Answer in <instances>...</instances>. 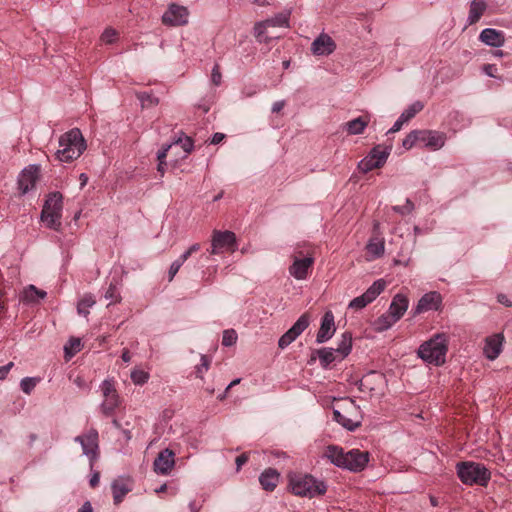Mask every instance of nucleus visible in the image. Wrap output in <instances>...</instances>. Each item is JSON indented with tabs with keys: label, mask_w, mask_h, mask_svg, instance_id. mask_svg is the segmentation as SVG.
<instances>
[{
	"label": "nucleus",
	"mask_w": 512,
	"mask_h": 512,
	"mask_svg": "<svg viewBox=\"0 0 512 512\" xmlns=\"http://www.w3.org/2000/svg\"><path fill=\"white\" fill-rule=\"evenodd\" d=\"M86 141L78 128H73L59 138V149L56 159L63 163H70L79 158L86 150Z\"/></svg>",
	"instance_id": "f257e3e1"
},
{
	"label": "nucleus",
	"mask_w": 512,
	"mask_h": 512,
	"mask_svg": "<svg viewBox=\"0 0 512 512\" xmlns=\"http://www.w3.org/2000/svg\"><path fill=\"white\" fill-rule=\"evenodd\" d=\"M448 344L449 336L446 333H436L419 346L417 355L428 364L440 366L445 363Z\"/></svg>",
	"instance_id": "f03ea898"
},
{
	"label": "nucleus",
	"mask_w": 512,
	"mask_h": 512,
	"mask_svg": "<svg viewBox=\"0 0 512 512\" xmlns=\"http://www.w3.org/2000/svg\"><path fill=\"white\" fill-rule=\"evenodd\" d=\"M288 479L289 487L296 496L314 498L327 491L326 484L310 474L291 473Z\"/></svg>",
	"instance_id": "7ed1b4c3"
},
{
	"label": "nucleus",
	"mask_w": 512,
	"mask_h": 512,
	"mask_svg": "<svg viewBox=\"0 0 512 512\" xmlns=\"http://www.w3.org/2000/svg\"><path fill=\"white\" fill-rule=\"evenodd\" d=\"M456 472L461 482L469 486H487L491 479V472L485 465L473 461L457 463Z\"/></svg>",
	"instance_id": "20e7f679"
},
{
	"label": "nucleus",
	"mask_w": 512,
	"mask_h": 512,
	"mask_svg": "<svg viewBox=\"0 0 512 512\" xmlns=\"http://www.w3.org/2000/svg\"><path fill=\"white\" fill-rule=\"evenodd\" d=\"M62 194L59 192L50 193L44 203L41 220L50 229L58 231L61 227L62 216Z\"/></svg>",
	"instance_id": "39448f33"
},
{
	"label": "nucleus",
	"mask_w": 512,
	"mask_h": 512,
	"mask_svg": "<svg viewBox=\"0 0 512 512\" xmlns=\"http://www.w3.org/2000/svg\"><path fill=\"white\" fill-rule=\"evenodd\" d=\"M236 246V235L232 231L214 230L211 239V255L221 254L224 251H234Z\"/></svg>",
	"instance_id": "423d86ee"
},
{
	"label": "nucleus",
	"mask_w": 512,
	"mask_h": 512,
	"mask_svg": "<svg viewBox=\"0 0 512 512\" xmlns=\"http://www.w3.org/2000/svg\"><path fill=\"white\" fill-rule=\"evenodd\" d=\"M98 438V431L92 428L84 435L76 436L74 439L81 445L83 454L89 458L91 467L98 457Z\"/></svg>",
	"instance_id": "0eeeda50"
},
{
	"label": "nucleus",
	"mask_w": 512,
	"mask_h": 512,
	"mask_svg": "<svg viewBox=\"0 0 512 512\" xmlns=\"http://www.w3.org/2000/svg\"><path fill=\"white\" fill-rule=\"evenodd\" d=\"M104 400L101 410L104 415L110 416L119 405V396L112 380H104L100 386Z\"/></svg>",
	"instance_id": "6e6552de"
},
{
	"label": "nucleus",
	"mask_w": 512,
	"mask_h": 512,
	"mask_svg": "<svg viewBox=\"0 0 512 512\" xmlns=\"http://www.w3.org/2000/svg\"><path fill=\"white\" fill-rule=\"evenodd\" d=\"M302 252L299 251L293 256V263L289 267V273L297 280H305L314 263V258L310 255L301 257Z\"/></svg>",
	"instance_id": "1a4fd4ad"
},
{
	"label": "nucleus",
	"mask_w": 512,
	"mask_h": 512,
	"mask_svg": "<svg viewBox=\"0 0 512 512\" xmlns=\"http://www.w3.org/2000/svg\"><path fill=\"white\" fill-rule=\"evenodd\" d=\"M310 317L307 313L302 314L293 326L285 332L278 341L281 349L288 347L302 332L309 326Z\"/></svg>",
	"instance_id": "9d476101"
},
{
	"label": "nucleus",
	"mask_w": 512,
	"mask_h": 512,
	"mask_svg": "<svg viewBox=\"0 0 512 512\" xmlns=\"http://www.w3.org/2000/svg\"><path fill=\"white\" fill-rule=\"evenodd\" d=\"M443 298L437 291H431L424 294L418 301L413 310L414 315H419L428 311H438L441 309Z\"/></svg>",
	"instance_id": "9b49d317"
},
{
	"label": "nucleus",
	"mask_w": 512,
	"mask_h": 512,
	"mask_svg": "<svg viewBox=\"0 0 512 512\" xmlns=\"http://www.w3.org/2000/svg\"><path fill=\"white\" fill-rule=\"evenodd\" d=\"M40 168L37 165H29L18 176V188L21 194H26L35 188L39 179Z\"/></svg>",
	"instance_id": "f8f14e48"
},
{
	"label": "nucleus",
	"mask_w": 512,
	"mask_h": 512,
	"mask_svg": "<svg viewBox=\"0 0 512 512\" xmlns=\"http://www.w3.org/2000/svg\"><path fill=\"white\" fill-rule=\"evenodd\" d=\"M162 21L165 25L181 26L188 22V10L184 6L171 4L163 14Z\"/></svg>",
	"instance_id": "ddd939ff"
},
{
	"label": "nucleus",
	"mask_w": 512,
	"mask_h": 512,
	"mask_svg": "<svg viewBox=\"0 0 512 512\" xmlns=\"http://www.w3.org/2000/svg\"><path fill=\"white\" fill-rule=\"evenodd\" d=\"M368 461V452L352 449L345 454V464L343 469H347L352 472H360L366 467Z\"/></svg>",
	"instance_id": "4468645a"
},
{
	"label": "nucleus",
	"mask_w": 512,
	"mask_h": 512,
	"mask_svg": "<svg viewBox=\"0 0 512 512\" xmlns=\"http://www.w3.org/2000/svg\"><path fill=\"white\" fill-rule=\"evenodd\" d=\"M446 134L435 130H421L420 143L424 147L436 151L441 149L446 142Z\"/></svg>",
	"instance_id": "2eb2a0df"
},
{
	"label": "nucleus",
	"mask_w": 512,
	"mask_h": 512,
	"mask_svg": "<svg viewBox=\"0 0 512 512\" xmlns=\"http://www.w3.org/2000/svg\"><path fill=\"white\" fill-rule=\"evenodd\" d=\"M336 331L334 315L331 311L325 312L321 319V325L316 335V342L318 344L330 340Z\"/></svg>",
	"instance_id": "dca6fc26"
},
{
	"label": "nucleus",
	"mask_w": 512,
	"mask_h": 512,
	"mask_svg": "<svg viewBox=\"0 0 512 512\" xmlns=\"http://www.w3.org/2000/svg\"><path fill=\"white\" fill-rule=\"evenodd\" d=\"M174 456L172 450L168 448L162 450L153 463L155 472L161 475L169 474L175 464Z\"/></svg>",
	"instance_id": "f3484780"
},
{
	"label": "nucleus",
	"mask_w": 512,
	"mask_h": 512,
	"mask_svg": "<svg viewBox=\"0 0 512 512\" xmlns=\"http://www.w3.org/2000/svg\"><path fill=\"white\" fill-rule=\"evenodd\" d=\"M335 48V42L325 33L320 34L311 44V51L318 56L330 55Z\"/></svg>",
	"instance_id": "a211bd4d"
},
{
	"label": "nucleus",
	"mask_w": 512,
	"mask_h": 512,
	"mask_svg": "<svg viewBox=\"0 0 512 512\" xmlns=\"http://www.w3.org/2000/svg\"><path fill=\"white\" fill-rule=\"evenodd\" d=\"M479 40L487 46L499 48L505 43V33L494 28H485L479 34Z\"/></svg>",
	"instance_id": "6ab92c4d"
},
{
	"label": "nucleus",
	"mask_w": 512,
	"mask_h": 512,
	"mask_svg": "<svg viewBox=\"0 0 512 512\" xmlns=\"http://www.w3.org/2000/svg\"><path fill=\"white\" fill-rule=\"evenodd\" d=\"M504 336L502 334H494L485 340L483 353L489 360H495L502 352Z\"/></svg>",
	"instance_id": "aec40b11"
},
{
	"label": "nucleus",
	"mask_w": 512,
	"mask_h": 512,
	"mask_svg": "<svg viewBox=\"0 0 512 512\" xmlns=\"http://www.w3.org/2000/svg\"><path fill=\"white\" fill-rule=\"evenodd\" d=\"M409 306L408 298L403 294H396L389 306L388 313L392 315L397 321H399L404 313L407 311Z\"/></svg>",
	"instance_id": "412c9836"
},
{
	"label": "nucleus",
	"mask_w": 512,
	"mask_h": 512,
	"mask_svg": "<svg viewBox=\"0 0 512 512\" xmlns=\"http://www.w3.org/2000/svg\"><path fill=\"white\" fill-rule=\"evenodd\" d=\"M371 116L369 114H365L362 116H359L355 119H352L348 122H346L343 125V129L349 134V135H359L362 134L365 128L370 123Z\"/></svg>",
	"instance_id": "4be33fe9"
},
{
	"label": "nucleus",
	"mask_w": 512,
	"mask_h": 512,
	"mask_svg": "<svg viewBox=\"0 0 512 512\" xmlns=\"http://www.w3.org/2000/svg\"><path fill=\"white\" fill-rule=\"evenodd\" d=\"M280 474L274 468L265 469L259 476V482L266 491H273L279 482Z\"/></svg>",
	"instance_id": "5701e85b"
},
{
	"label": "nucleus",
	"mask_w": 512,
	"mask_h": 512,
	"mask_svg": "<svg viewBox=\"0 0 512 512\" xmlns=\"http://www.w3.org/2000/svg\"><path fill=\"white\" fill-rule=\"evenodd\" d=\"M487 9V3L485 0H472L470 2L469 13L467 17V25H473L477 23Z\"/></svg>",
	"instance_id": "b1692460"
},
{
	"label": "nucleus",
	"mask_w": 512,
	"mask_h": 512,
	"mask_svg": "<svg viewBox=\"0 0 512 512\" xmlns=\"http://www.w3.org/2000/svg\"><path fill=\"white\" fill-rule=\"evenodd\" d=\"M46 295L47 293L44 290H40L34 285H29L23 290L20 300L27 304L38 303L40 300L44 299Z\"/></svg>",
	"instance_id": "393cba45"
},
{
	"label": "nucleus",
	"mask_w": 512,
	"mask_h": 512,
	"mask_svg": "<svg viewBox=\"0 0 512 512\" xmlns=\"http://www.w3.org/2000/svg\"><path fill=\"white\" fill-rule=\"evenodd\" d=\"M345 454L343 449L336 445H329L325 451V457L337 467L344 468Z\"/></svg>",
	"instance_id": "a878e982"
},
{
	"label": "nucleus",
	"mask_w": 512,
	"mask_h": 512,
	"mask_svg": "<svg viewBox=\"0 0 512 512\" xmlns=\"http://www.w3.org/2000/svg\"><path fill=\"white\" fill-rule=\"evenodd\" d=\"M113 500L116 505L122 502L125 495L130 492L131 487L123 479H117L112 483Z\"/></svg>",
	"instance_id": "bb28decb"
},
{
	"label": "nucleus",
	"mask_w": 512,
	"mask_h": 512,
	"mask_svg": "<svg viewBox=\"0 0 512 512\" xmlns=\"http://www.w3.org/2000/svg\"><path fill=\"white\" fill-rule=\"evenodd\" d=\"M333 420L349 431H354L361 425L360 419L347 417L337 409L333 410Z\"/></svg>",
	"instance_id": "cd10ccee"
},
{
	"label": "nucleus",
	"mask_w": 512,
	"mask_h": 512,
	"mask_svg": "<svg viewBox=\"0 0 512 512\" xmlns=\"http://www.w3.org/2000/svg\"><path fill=\"white\" fill-rule=\"evenodd\" d=\"M385 287L386 282L383 279H378L363 293V295L370 304L384 291Z\"/></svg>",
	"instance_id": "c85d7f7f"
},
{
	"label": "nucleus",
	"mask_w": 512,
	"mask_h": 512,
	"mask_svg": "<svg viewBox=\"0 0 512 512\" xmlns=\"http://www.w3.org/2000/svg\"><path fill=\"white\" fill-rule=\"evenodd\" d=\"M390 150H391V148H389V147H386L383 149H381L380 146L374 147L369 153V155L374 156L373 157V159L375 160L374 166H378L379 168L382 167L386 163V161L390 155Z\"/></svg>",
	"instance_id": "c756f323"
},
{
	"label": "nucleus",
	"mask_w": 512,
	"mask_h": 512,
	"mask_svg": "<svg viewBox=\"0 0 512 512\" xmlns=\"http://www.w3.org/2000/svg\"><path fill=\"white\" fill-rule=\"evenodd\" d=\"M396 322L397 320L387 312L375 320L374 328L382 332L391 328Z\"/></svg>",
	"instance_id": "7c9ffc66"
},
{
	"label": "nucleus",
	"mask_w": 512,
	"mask_h": 512,
	"mask_svg": "<svg viewBox=\"0 0 512 512\" xmlns=\"http://www.w3.org/2000/svg\"><path fill=\"white\" fill-rule=\"evenodd\" d=\"M352 349V336L349 332H344L341 337V341L338 343L336 351L346 357Z\"/></svg>",
	"instance_id": "2f4dec72"
},
{
	"label": "nucleus",
	"mask_w": 512,
	"mask_h": 512,
	"mask_svg": "<svg viewBox=\"0 0 512 512\" xmlns=\"http://www.w3.org/2000/svg\"><path fill=\"white\" fill-rule=\"evenodd\" d=\"M96 303L94 297L91 294L85 295L78 301L77 311L80 315L87 317L89 314V308Z\"/></svg>",
	"instance_id": "473e14b6"
},
{
	"label": "nucleus",
	"mask_w": 512,
	"mask_h": 512,
	"mask_svg": "<svg viewBox=\"0 0 512 512\" xmlns=\"http://www.w3.org/2000/svg\"><path fill=\"white\" fill-rule=\"evenodd\" d=\"M424 108V104L421 102V101H415L414 103H412L411 105H409L402 113H401V117L403 118V120H406V122H408L409 120H411L412 118L415 117V115L417 113H419L420 111H422Z\"/></svg>",
	"instance_id": "72a5a7b5"
},
{
	"label": "nucleus",
	"mask_w": 512,
	"mask_h": 512,
	"mask_svg": "<svg viewBox=\"0 0 512 512\" xmlns=\"http://www.w3.org/2000/svg\"><path fill=\"white\" fill-rule=\"evenodd\" d=\"M335 352L337 351L333 348H322L318 350V356L323 367H327L335 361Z\"/></svg>",
	"instance_id": "f704fd0d"
},
{
	"label": "nucleus",
	"mask_w": 512,
	"mask_h": 512,
	"mask_svg": "<svg viewBox=\"0 0 512 512\" xmlns=\"http://www.w3.org/2000/svg\"><path fill=\"white\" fill-rule=\"evenodd\" d=\"M40 380L39 377H25L20 381V388L25 394L29 395Z\"/></svg>",
	"instance_id": "c9c22d12"
},
{
	"label": "nucleus",
	"mask_w": 512,
	"mask_h": 512,
	"mask_svg": "<svg viewBox=\"0 0 512 512\" xmlns=\"http://www.w3.org/2000/svg\"><path fill=\"white\" fill-rule=\"evenodd\" d=\"M181 134H182V136L175 139L172 142V144H173V146L180 145L181 148L184 150L185 157H186L193 150V140L188 136H184L183 133H181Z\"/></svg>",
	"instance_id": "e433bc0d"
},
{
	"label": "nucleus",
	"mask_w": 512,
	"mask_h": 512,
	"mask_svg": "<svg viewBox=\"0 0 512 512\" xmlns=\"http://www.w3.org/2000/svg\"><path fill=\"white\" fill-rule=\"evenodd\" d=\"M421 130H412L403 139L402 145L405 149H411L417 142H420Z\"/></svg>",
	"instance_id": "4c0bfd02"
},
{
	"label": "nucleus",
	"mask_w": 512,
	"mask_h": 512,
	"mask_svg": "<svg viewBox=\"0 0 512 512\" xmlns=\"http://www.w3.org/2000/svg\"><path fill=\"white\" fill-rule=\"evenodd\" d=\"M131 380L135 385H143L149 380V373L141 369H134L131 372Z\"/></svg>",
	"instance_id": "58836bf2"
},
{
	"label": "nucleus",
	"mask_w": 512,
	"mask_h": 512,
	"mask_svg": "<svg viewBox=\"0 0 512 512\" xmlns=\"http://www.w3.org/2000/svg\"><path fill=\"white\" fill-rule=\"evenodd\" d=\"M104 297L107 300H110V303L108 305H110L112 303L120 302L121 296L118 292L117 284L115 282H111L109 284V287H108L107 291L105 292Z\"/></svg>",
	"instance_id": "ea45409f"
},
{
	"label": "nucleus",
	"mask_w": 512,
	"mask_h": 512,
	"mask_svg": "<svg viewBox=\"0 0 512 512\" xmlns=\"http://www.w3.org/2000/svg\"><path fill=\"white\" fill-rule=\"evenodd\" d=\"M266 23L269 27H287L288 16L286 14L280 13L270 19H266Z\"/></svg>",
	"instance_id": "a19ab883"
},
{
	"label": "nucleus",
	"mask_w": 512,
	"mask_h": 512,
	"mask_svg": "<svg viewBox=\"0 0 512 512\" xmlns=\"http://www.w3.org/2000/svg\"><path fill=\"white\" fill-rule=\"evenodd\" d=\"M367 251L374 257L378 258L384 253V243L382 241H370L367 244Z\"/></svg>",
	"instance_id": "79ce46f5"
},
{
	"label": "nucleus",
	"mask_w": 512,
	"mask_h": 512,
	"mask_svg": "<svg viewBox=\"0 0 512 512\" xmlns=\"http://www.w3.org/2000/svg\"><path fill=\"white\" fill-rule=\"evenodd\" d=\"M373 157V155L368 154L364 159H362L358 164L359 170H361L363 173H367L373 169L379 168L378 166H374L375 160Z\"/></svg>",
	"instance_id": "37998d69"
},
{
	"label": "nucleus",
	"mask_w": 512,
	"mask_h": 512,
	"mask_svg": "<svg viewBox=\"0 0 512 512\" xmlns=\"http://www.w3.org/2000/svg\"><path fill=\"white\" fill-rule=\"evenodd\" d=\"M237 333L234 329H228L223 332L222 345L229 347L236 343Z\"/></svg>",
	"instance_id": "c03bdc74"
},
{
	"label": "nucleus",
	"mask_w": 512,
	"mask_h": 512,
	"mask_svg": "<svg viewBox=\"0 0 512 512\" xmlns=\"http://www.w3.org/2000/svg\"><path fill=\"white\" fill-rule=\"evenodd\" d=\"M369 304L367 299L364 297V295H360L358 297H355L353 300L350 301L348 308L353 310H361L364 307H366Z\"/></svg>",
	"instance_id": "a18cd8bd"
},
{
	"label": "nucleus",
	"mask_w": 512,
	"mask_h": 512,
	"mask_svg": "<svg viewBox=\"0 0 512 512\" xmlns=\"http://www.w3.org/2000/svg\"><path fill=\"white\" fill-rule=\"evenodd\" d=\"M211 360L206 355H201V363L196 366V375L203 378V374L208 371Z\"/></svg>",
	"instance_id": "49530a36"
},
{
	"label": "nucleus",
	"mask_w": 512,
	"mask_h": 512,
	"mask_svg": "<svg viewBox=\"0 0 512 512\" xmlns=\"http://www.w3.org/2000/svg\"><path fill=\"white\" fill-rule=\"evenodd\" d=\"M118 33L113 28H106L101 35V41L106 44H111L116 41Z\"/></svg>",
	"instance_id": "de8ad7c7"
},
{
	"label": "nucleus",
	"mask_w": 512,
	"mask_h": 512,
	"mask_svg": "<svg viewBox=\"0 0 512 512\" xmlns=\"http://www.w3.org/2000/svg\"><path fill=\"white\" fill-rule=\"evenodd\" d=\"M396 213H399L401 215H408L410 214L413 210H414V204L413 202L407 198L406 199V202H405V205L403 206H393L392 208Z\"/></svg>",
	"instance_id": "09e8293b"
},
{
	"label": "nucleus",
	"mask_w": 512,
	"mask_h": 512,
	"mask_svg": "<svg viewBox=\"0 0 512 512\" xmlns=\"http://www.w3.org/2000/svg\"><path fill=\"white\" fill-rule=\"evenodd\" d=\"M267 27H269V26L266 23V20L255 23L253 32H254V36L258 39V41H260V42L263 41L262 36L264 35Z\"/></svg>",
	"instance_id": "8fccbe9b"
},
{
	"label": "nucleus",
	"mask_w": 512,
	"mask_h": 512,
	"mask_svg": "<svg viewBox=\"0 0 512 512\" xmlns=\"http://www.w3.org/2000/svg\"><path fill=\"white\" fill-rule=\"evenodd\" d=\"M70 347L65 346L64 350L66 355L73 356L75 353L80 351L81 348V341L78 338H72L69 341Z\"/></svg>",
	"instance_id": "3c124183"
},
{
	"label": "nucleus",
	"mask_w": 512,
	"mask_h": 512,
	"mask_svg": "<svg viewBox=\"0 0 512 512\" xmlns=\"http://www.w3.org/2000/svg\"><path fill=\"white\" fill-rule=\"evenodd\" d=\"M211 82L215 86H219L222 82V74L220 72V66L219 64H215L211 71Z\"/></svg>",
	"instance_id": "603ef678"
},
{
	"label": "nucleus",
	"mask_w": 512,
	"mask_h": 512,
	"mask_svg": "<svg viewBox=\"0 0 512 512\" xmlns=\"http://www.w3.org/2000/svg\"><path fill=\"white\" fill-rule=\"evenodd\" d=\"M182 264L175 260L172 262L169 271H168V280L172 281L175 275L178 273L179 269L181 268Z\"/></svg>",
	"instance_id": "864d4df0"
},
{
	"label": "nucleus",
	"mask_w": 512,
	"mask_h": 512,
	"mask_svg": "<svg viewBox=\"0 0 512 512\" xmlns=\"http://www.w3.org/2000/svg\"><path fill=\"white\" fill-rule=\"evenodd\" d=\"M73 383L81 390H88L89 389V385L87 384L86 380L84 379L83 376H76L74 379H73Z\"/></svg>",
	"instance_id": "5fc2aeb1"
},
{
	"label": "nucleus",
	"mask_w": 512,
	"mask_h": 512,
	"mask_svg": "<svg viewBox=\"0 0 512 512\" xmlns=\"http://www.w3.org/2000/svg\"><path fill=\"white\" fill-rule=\"evenodd\" d=\"M173 147V144L170 143L166 146H163V148L161 150L158 151L157 153V159L158 161H161V163H164L165 161V158L167 157V153L168 151Z\"/></svg>",
	"instance_id": "6e6d98bb"
},
{
	"label": "nucleus",
	"mask_w": 512,
	"mask_h": 512,
	"mask_svg": "<svg viewBox=\"0 0 512 512\" xmlns=\"http://www.w3.org/2000/svg\"><path fill=\"white\" fill-rule=\"evenodd\" d=\"M407 123L406 120H403V118L401 116H399V118L395 121V123L393 124V126L388 130V134L389 133H395V132H398L399 130H401L402 126Z\"/></svg>",
	"instance_id": "4d7b16f0"
},
{
	"label": "nucleus",
	"mask_w": 512,
	"mask_h": 512,
	"mask_svg": "<svg viewBox=\"0 0 512 512\" xmlns=\"http://www.w3.org/2000/svg\"><path fill=\"white\" fill-rule=\"evenodd\" d=\"M14 366L13 362H9L8 364L4 366H0V380H3L6 378L7 374L11 370V368Z\"/></svg>",
	"instance_id": "13d9d810"
},
{
	"label": "nucleus",
	"mask_w": 512,
	"mask_h": 512,
	"mask_svg": "<svg viewBox=\"0 0 512 512\" xmlns=\"http://www.w3.org/2000/svg\"><path fill=\"white\" fill-rule=\"evenodd\" d=\"M249 457H248V454L247 453H243L241 455H239L236 460H235V463H236V466H237V470H240V468L247 463Z\"/></svg>",
	"instance_id": "bf43d9fd"
},
{
	"label": "nucleus",
	"mask_w": 512,
	"mask_h": 512,
	"mask_svg": "<svg viewBox=\"0 0 512 512\" xmlns=\"http://www.w3.org/2000/svg\"><path fill=\"white\" fill-rule=\"evenodd\" d=\"M497 301L499 303L503 304L506 307H511L512 306L511 300L505 294H499L497 296Z\"/></svg>",
	"instance_id": "052dcab7"
},
{
	"label": "nucleus",
	"mask_w": 512,
	"mask_h": 512,
	"mask_svg": "<svg viewBox=\"0 0 512 512\" xmlns=\"http://www.w3.org/2000/svg\"><path fill=\"white\" fill-rule=\"evenodd\" d=\"M483 70L488 76L495 77V72L497 71V68L495 65L487 64L484 66Z\"/></svg>",
	"instance_id": "680f3d73"
},
{
	"label": "nucleus",
	"mask_w": 512,
	"mask_h": 512,
	"mask_svg": "<svg viewBox=\"0 0 512 512\" xmlns=\"http://www.w3.org/2000/svg\"><path fill=\"white\" fill-rule=\"evenodd\" d=\"M285 106V102L282 100V101H276L273 103L272 105V112L273 113H278L280 112Z\"/></svg>",
	"instance_id": "e2e57ef3"
},
{
	"label": "nucleus",
	"mask_w": 512,
	"mask_h": 512,
	"mask_svg": "<svg viewBox=\"0 0 512 512\" xmlns=\"http://www.w3.org/2000/svg\"><path fill=\"white\" fill-rule=\"evenodd\" d=\"M140 99H141L143 105H145L146 101H149V103H151V104H155V105L158 104V98L151 96V95H146V96L143 95L140 97Z\"/></svg>",
	"instance_id": "0e129e2a"
},
{
	"label": "nucleus",
	"mask_w": 512,
	"mask_h": 512,
	"mask_svg": "<svg viewBox=\"0 0 512 512\" xmlns=\"http://www.w3.org/2000/svg\"><path fill=\"white\" fill-rule=\"evenodd\" d=\"M99 480H100V473L99 472H94L90 478V486L91 487H96L99 483Z\"/></svg>",
	"instance_id": "69168bd1"
},
{
	"label": "nucleus",
	"mask_w": 512,
	"mask_h": 512,
	"mask_svg": "<svg viewBox=\"0 0 512 512\" xmlns=\"http://www.w3.org/2000/svg\"><path fill=\"white\" fill-rule=\"evenodd\" d=\"M224 137H225V135L222 134V133H215L212 136L211 143L212 144H219L224 139Z\"/></svg>",
	"instance_id": "338daca9"
},
{
	"label": "nucleus",
	"mask_w": 512,
	"mask_h": 512,
	"mask_svg": "<svg viewBox=\"0 0 512 512\" xmlns=\"http://www.w3.org/2000/svg\"><path fill=\"white\" fill-rule=\"evenodd\" d=\"M92 506L90 502H85L77 512H92Z\"/></svg>",
	"instance_id": "774afa93"
}]
</instances>
